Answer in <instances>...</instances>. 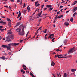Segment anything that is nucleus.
Returning <instances> with one entry per match:
<instances>
[{"instance_id":"c85d7f7f","label":"nucleus","mask_w":77,"mask_h":77,"mask_svg":"<svg viewBox=\"0 0 77 77\" xmlns=\"http://www.w3.org/2000/svg\"><path fill=\"white\" fill-rule=\"evenodd\" d=\"M44 5L43 4L41 7V10H42V9H43V8H44Z\"/></svg>"},{"instance_id":"a18cd8bd","label":"nucleus","mask_w":77,"mask_h":77,"mask_svg":"<svg viewBox=\"0 0 77 77\" xmlns=\"http://www.w3.org/2000/svg\"><path fill=\"white\" fill-rule=\"evenodd\" d=\"M22 18V16H21L20 17V18H19V20H21V18Z\"/></svg>"},{"instance_id":"bb28decb","label":"nucleus","mask_w":77,"mask_h":77,"mask_svg":"<svg viewBox=\"0 0 77 77\" xmlns=\"http://www.w3.org/2000/svg\"><path fill=\"white\" fill-rule=\"evenodd\" d=\"M6 23L5 22L2 21V24H6Z\"/></svg>"},{"instance_id":"bf43d9fd","label":"nucleus","mask_w":77,"mask_h":77,"mask_svg":"<svg viewBox=\"0 0 77 77\" xmlns=\"http://www.w3.org/2000/svg\"><path fill=\"white\" fill-rule=\"evenodd\" d=\"M22 0H21L20 2V5H21V4H22Z\"/></svg>"},{"instance_id":"e2e57ef3","label":"nucleus","mask_w":77,"mask_h":77,"mask_svg":"<svg viewBox=\"0 0 77 77\" xmlns=\"http://www.w3.org/2000/svg\"><path fill=\"white\" fill-rule=\"evenodd\" d=\"M11 52H9V55H11Z\"/></svg>"},{"instance_id":"774afa93","label":"nucleus","mask_w":77,"mask_h":77,"mask_svg":"<svg viewBox=\"0 0 77 77\" xmlns=\"http://www.w3.org/2000/svg\"><path fill=\"white\" fill-rule=\"evenodd\" d=\"M53 54H56V53H55V52H53Z\"/></svg>"},{"instance_id":"5fc2aeb1","label":"nucleus","mask_w":77,"mask_h":77,"mask_svg":"<svg viewBox=\"0 0 77 77\" xmlns=\"http://www.w3.org/2000/svg\"><path fill=\"white\" fill-rule=\"evenodd\" d=\"M4 7H5V8H9V7L8 6H4Z\"/></svg>"},{"instance_id":"393cba45","label":"nucleus","mask_w":77,"mask_h":77,"mask_svg":"<svg viewBox=\"0 0 77 77\" xmlns=\"http://www.w3.org/2000/svg\"><path fill=\"white\" fill-rule=\"evenodd\" d=\"M70 21H71V22H72L73 21V17H72L71 18Z\"/></svg>"},{"instance_id":"9d476101","label":"nucleus","mask_w":77,"mask_h":77,"mask_svg":"<svg viewBox=\"0 0 77 77\" xmlns=\"http://www.w3.org/2000/svg\"><path fill=\"white\" fill-rule=\"evenodd\" d=\"M51 65L52 66H54V65H55V63H54V62L52 61V62L51 63Z\"/></svg>"},{"instance_id":"f3484780","label":"nucleus","mask_w":77,"mask_h":77,"mask_svg":"<svg viewBox=\"0 0 77 77\" xmlns=\"http://www.w3.org/2000/svg\"><path fill=\"white\" fill-rule=\"evenodd\" d=\"M20 24H21V23L20 22H18L16 25V26L15 27H17V26H19L20 25Z\"/></svg>"},{"instance_id":"9b49d317","label":"nucleus","mask_w":77,"mask_h":77,"mask_svg":"<svg viewBox=\"0 0 77 77\" xmlns=\"http://www.w3.org/2000/svg\"><path fill=\"white\" fill-rule=\"evenodd\" d=\"M5 56H3L2 57H0V59H2L3 60H5Z\"/></svg>"},{"instance_id":"1a4fd4ad","label":"nucleus","mask_w":77,"mask_h":77,"mask_svg":"<svg viewBox=\"0 0 77 77\" xmlns=\"http://www.w3.org/2000/svg\"><path fill=\"white\" fill-rule=\"evenodd\" d=\"M17 32H21V29L20 28H17L16 30Z\"/></svg>"},{"instance_id":"7ed1b4c3","label":"nucleus","mask_w":77,"mask_h":77,"mask_svg":"<svg viewBox=\"0 0 77 77\" xmlns=\"http://www.w3.org/2000/svg\"><path fill=\"white\" fill-rule=\"evenodd\" d=\"M62 56V55H55V57H55L56 58V57H58V58L59 59H60V58H67V57H61ZM59 56H60V57H59Z\"/></svg>"},{"instance_id":"72a5a7b5","label":"nucleus","mask_w":77,"mask_h":77,"mask_svg":"<svg viewBox=\"0 0 77 77\" xmlns=\"http://www.w3.org/2000/svg\"><path fill=\"white\" fill-rule=\"evenodd\" d=\"M36 35H37V34H36V33H35L34 36L33 38H32L33 39V38H35V36H36ZM32 38H31V39H32Z\"/></svg>"},{"instance_id":"4d7b16f0","label":"nucleus","mask_w":77,"mask_h":77,"mask_svg":"<svg viewBox=\"0 0 77 77\" xmlns=\"http://www.w3.org/2000/svg\"><path fill=\"white\" fill-rule=\"evenodd\" d=\"M23 71H24V70H23V69L21 70V72H23Z\"/></svg>"},{"instance_id":"4c0bfd02","label":"nucleus","mask_w":77,"mask_h":77,"mask_svg":"<svg viewBox=\"0 0 77 77\" xmlns=\"http://www.w3.org/2000/svg\"><path fill=\"white\" fill-rule=\"evenodd\" d=\"M38 31H39V29H38V30L37 31H36V32L35 33H36V34H38V32H38Z\"/></svg>"},{"instance_id":"09e8293b","label":"nucleus","mask_w":77,"mask_h":77,"mask_svg":"<svg viewBox=\"0 0 77 77\" xmlns=\"http://www.w3.org/2000/svg\"><path fill=\"white\" fill-rule=\"evenodd\" d=\"M23 40H20V43H21V42H23Z\"/></svg>"},{"instance_id":"412c9836","label":"nucleus","mask_w":77,"mask_h":77,"mask_svg":"<svg viewBox=\"0 0 77 77\" xmlns=\"http://www.w3.org/2000/svg\"><path fill=\"white\" fill-rule=\"evenodd\" d=\"M21 15V11H20V10L19 11V14H18V16L19 17H20Z\"/></svg>"},{"instance_id":"0e129e2a","label":"nucleus","mask_w":77,"mask_h":77,"mask_svg":"<svg viewBox=\"0 0 77 77\" xmlns=\"http://www.w3.org/2000/svg\"><path fill=\"white\" fill-rule=\"evenodd\" d=\"M60 50H59V49H57L56 50V51H60Z\"/></svg>"},{"instance_id":"338daca9","label":"nucleus","mask_w":77,"mask_h":77,"mask_svg":"<svg viewBox=\"0 0 77 77\" xmlns=\"http://www.w3.org/2000/svg\"><path fill=\"white\" fill-rule=\"evenodd\" d=\"M63 7V6H61L60 7V8H62Z\"/></svg>"},{"instance_id":"473e14b6","label":"nucleus","mask_w":77,"mask_h":77,"mask_svg":"<svg viewBox=\"0 0 77 77\" xmlns=\"http://www.w3.org/2000/svg\"><path fill=\"white\" fill-rule=\"evenodd\" d=\"M57 21V19H55V20L54 21L53 23H55V22Z\"/></svg>"},{"instance_id":"49530a36","label":"nucleus","mask_w":77,"mask_h":77,"mask_svg":"<svg viewBox=\"0 0 77 77\" xmlns=\"http://www.w3.org/2000/svg\"><path fill=\"white\" fill-rule=\"evenodd\" d=\"M3 27L1 26H0V29H2V28H3Z\"/></svg>"},{"instance_id":"c03bdc74","label":"nucleus","mask_w":77,"mask_h":77,"mask_svg":"<svg viewBox=\"0 0 77 77\" xmlns=\"http://www.w3.org/2000/svg\"><path fill=\"white\" fill-rule=\"evenodd\" d=\"M70 11V10H69V11H67L66 12V14L68 13V12H69Z\"/></svg>"},{"instance_id":"6e6d98bb","label":"nucleus","mask_w":77,"mask_h":77,"mask_svg":"<svg viewBox=\"0 0 77 77\" xmlns=\"http://www.w3.org/2000/svg\"><path fill=\"white\" fill-rule=\"evenodd\" d=\"M51 36H52V35H50V36H49L48 38H51Z\"/></svg>"},{"instance_id":"7c9ffc66","label":"nucleus","mask_w":77,"mask_h":77,"mask_svg":"<svg viewBox=\"0 0 77 77\" xmlns=\"http://www.w3.org/2000/svg\"><path fill=\"white\" fill-rule=\"evenodd\" d=\"M43 32L44 33H47V29H45V31H44Z\"/></svg>"},{"instance_id":"ea45409f","label":"nucleus","mask_w":77,"mask_h":77,"mask_svg":"<svg viewBox=\"0 0 77 77\" xmlns=\"http://www.w3.org/2000/svg\"><path fill=\"white\" fill-rule=\"evenodd\" d=\"M23 69L25 70H27V69L26 68H23Z\"/></svg>"},{"instance_id":"e433bc0d","label":"nucleus","mask_w":77,"mask_h":77,"mask_svg":"<svg viewBox=\"0 0 77 77\" xmlns=\"http://www.w3.org/2000/svg\"><path fill=\"white\" fill-rule=\"evenodd\" d=\"M39 5H40V4H38L37 5H36V6L37 7L38 6H39Z\"/></svg>"},{"instance_id":"f257e3e1","label":"nucleus","mask_w":77,"mask_h":77,"mask_svg":"<svg viewBox=\"0 0 77 77\" xmlns=\"http://www.w3.org/2000/svg\"><path fill=\"white\" fill-rule=\"evenodd\" d=\"M19 43H10V44H8V46H7V45H3L1 46L2 47H3V48H7V51H8L10 50V48H11V46L10 45H14L15 47L17 46V45H18L19 44Z\"/></svg>"},{"instance_id":"a878e982","label":"nucleus","mask_w":77,"mask_h":77,"mask_svg":"<svg viewBox=\"0 0 77 77\" xmlns=\"http://www.w3.org/2000/svg\"><path fill=\"white\" fill-rule=\"evenodd\" d=\"M30 74L32 77L34 76V75H33V74H32V73H30Z\"/></svg>"},{"instance_id":"2f4dec72","label":"nucleus","mask_w":77,"mask_h":77,"mask_svg":"<svg viewBox=\"0 0 77 77\" xmlns=\"http://www.w3.org/2000/svg\"><path fill=\"white\" fill-rule=\"evenodd\" d=\"M28 35H29V32H27V34L26 35V37L25 38V39H26V38H27V36H28Z\"/></svg>"},{"instance_id":"cd10ccee","label":"nucleus","mask_w":77,"mask_h":77,"mask_svg":"<svg viewBox=\"0 0 77 77\" xmlns=\"http://www.w3.org/2000/svg\"><path fill=\"white\" fill-rule=\"evenodd\" d=\"M7 20L8 23L11 22V20L10 19H7Z\"/></svg>"},{"instance_id":"79ce46f5","label":"nucleus","mask_w":77,"mask_h":77,"mask_svg":"<svg viewBox=\"0 0 77 77\" xmlns=\"http://www.w3.org/2000/svg\"><path fill=\"white\" fill-rule=\"evenodd\" d=\"M17 3H19V2H20V1L19 0H17Z\"/></svg>"},{"instance_id":"a19ab883","label":"nucleus","mask_w":77,"mask_h":77,"mask_svg":"<svg viewBox=\"0 0 77 77\" xmlns=\"http://www.w3.org/2000/svg\"><path fill=\"white\" fill-rule=\"evenodd\" d=\"M74 69H71V71H72V72H74Z\"/></svg>"},{"instance_id":"423d86ee","label":"nucleus","mask_w":77,"mask_h":77,"mask_svg":"<svg viewBox=\"0 0 77 77\" xmlns=\"http://www.w3.org/2000/svg\"><path fill=\"white\" fill-rule=\"evenodd\" d=\"M42 11H41V12L39 13L38 14V17H39V18L42 17V16H41V14H42Z\"/></svg>"},{"instance_id":"4468645a","label":"nucleus","mask_w":77,"mask_h":77,"mask_svg":"<svg viewBox=\"0 0 77 77\" xmlns=\"http://www.w3.org/2000/svg\"><path fill=\"white\" fill-rule=\"evenodd\" d=\"M63 15H60L57 17V18H62V17H63Z\"/></svg>"},{"instance_id":"aec40b11","label":"nucleus","mask_w":77,"mask_h":77,"mask_svg":"<svg viewBox=\"0 0 77 77\" xmlns=\"http://www.w3.org/2000/svg\"><path fill=\"white\" fill-rule=\"evenodd\" d=\"M77 13L76 12H75L74 13L73 15V17H75V15H77Z\"/></svg>"},{"instance_id":"f8f14e48","label":"nucleus","mask_w":77,"mask_h":77,"mask_svg":"<svg viewBox=\"0 0 77 77\" xmlns=\"http://www.w3.org/2000/svg\"><path fill=\"white\" fill-rule=\"evenodd\" d=\"M29 6H28L27 7V10H28V12H29L30 11V7H29Z\"/></svg>"},{"instance_id":"b1692460","label":"nucleus","mask_w":77,"mask_h":77,"mask_svg":"<svg viewBox=\"0 0 77 77\" xmlns=\"http://www.w3.org/2000/svg\"><path fill=\"white\" fill-rule=\"evenodd\" d=\"M24 26H23L22 29V32H24Z\"/></svg>"},{"instance_id":"c756f323","label":"nucleus","mask_w":77,"mask_h":77,"mask_svg":"<svg viewBox=\"0 0 77 77\" xmlns=\"http://www.w3.org/2000/svg\"><path fill=\"white\" fill-rule=\"evenodd\" d=\"M38 3V1L36 2L35 4V5L36 6V5H37Z\"/></svg>"},{"instance_id":"58836bf2","label":"nucleus","mask_w":77,"mask_h":77,"mask_svg":"<svg viewBox=\"0 0 77 77\" xmlns=\"http://www.w3.org/2000/svg\"><path fill=\"white\" fill-rule=\"evenodd\" d=\"M57 17H58V15H57L55 17V19L57 20Z\"/></svg>"},{"instance_id":"20e7f679","label":"nucleus","mask_w":77,"mask_h":77,"mask_svg":"<svg viewBox=\"0 0 77 77\" xmlns=\"http://www.w3.org/2000/svg\"><path fill=\"white\" fill-rule=\"evenodd\" d=\"M75 51V47H74L72 49H70V50H69L68 52V54H69V53H72L74 52Z\"/></svg>"},{"instance_id":"4be33fe9","label":"nucleus","mask_w":77,"mask_h":77,"mask_svg":"<svg viewBox=\"0 0 77 77\" xmlns=\"http://www.w3.org/2000/svg\"><path fill=\"white\" fill-rule=\"evenodd\" d=\"M53 7L50 8H49L48 9L49 11H51L52 10H53Z\"/></svg>"},{"instance_id":"6e6552de","label":"nucleus","mask_w":77,"mask_h":77,"mask_svg":"<svg viewBox=\"0 0 77 77\" xmlns=\"http://www.w3.org/2000/svg\"><path fill=\"white\" fill-rule=\"evenodd\" d=\"M63 43L65 45H66V43L68 42V40L66 39H65L63 41Z\"/></svg>"},{"instance_id":"603ef678","label":"nucleus","mask_w":77,"mask_h":77,"mask_svg":"<svg viewBox=\"0 0 77 77\" xmlns=\"http://www.w3.org/2000/svg\"><path fill=\"white\" fill-rule=\"evenodd\" d=\"M48 15V14H43V15H45V16H46V15Z\"/></svg>"},{"instance_id":"680f3d73","label":"nucleus","mask_w":77,"mask_h":77,"mask_svg":"<svg viewBox=\"0 0 77 77\" xmlns=\"http://www.w3.org/2000/svg\"><path fill=\"white\" fill-rule=\"evenodd\" d=\"M47 9V8H45L44 9V11H45V10H46Z\"/></svg>"},{"instance_id":"ddd939ff","label":"nucleus","mask_w":77,"mask_h":77,"mask_svg":"<svg viewBox=\"0 0 77 77\" xmlns=\"http://www.w3.org/2000/svg\"><path fill=\"white\" fill-rule=\"evenodd\" d=\"M77 10V7L74 8V10L73 11V12H75V11Z\"/></svg>"},{"instance_id":"5701e85b","label":"nucleus","mask_w":77,"mask_h":77,"mask_svg":"<svg viewBox=\"0 0 77 77\" xmlns=\"http://www.w3.org/2000/svg\"><path fill=\"white\" fill-rule=\"evenodd\" d=\"M27 10H23V13L24 14H26V11H27Z\"/></svg>"},{"instance_id":"0eeeda50","label":"nucleus","mask_w":77,"mask_h":77,"mask_svg":"<svg viewBox=\"0 0 77 77\" xmlns=\"http://www.w3.org/2000/svg\"><path fill=\"white\" fill-rule=\"evenodd\" d=\"M12 32L11 31V30H10L8 31L7 34L9 35L10 34H12Z\"/></svg>"},{"instance_id":"69168bd1","label":"nucleus","mask_w":77,"mask_h":77,"mask_svg":"<svg viewBox=\"0 0 77 77\" xmlns=\"http://www.w3.org/2000/svg\"><path fill=\"white\" fill-rule=\"evenodd\" d=\"M5 39H6V38H3V40H5Z\"/></svg>"},{"instance_id":"3c124183","label":"nucleus","mask_w":77,"mask_h":77,"mask_svg":"<svg viewBox=\"0 0 77 77\" xmlns=\"http://www.w3.org/2000/svg\"><path fill=\"white\" fill-rule=\"evenodd\" d=\"M45 39H47V36H45Z\"/></svg>"},{"instance_id":"f704fd0d","label":"nucleus","mask_w":77,"mask_h":77,"mask_svg":"<svg viewBox=\"0 0 77 77\" xmlns=\"http://www.w3.org/2000/svg\"><path fill=\"white\" fill-rule=\"evenodd\" d=\"M23 67H24V68H26V66H25L24 65H23L22 66Z\"/></svg>"},{"instance_id":"dca6fc26","label":"nucleus","mask_w":77,"mask_h":77,"mask_svg":"<svg viewBox=\"0 0 77 77\" xmlns=\"http://www.w3.org/2000/svg\"><path fill=\"white\" fill-rule=\"evenodd\" d=\"M46 6L47 8H51L52 7V6L50 5H47Z\"/></svg>"},{"instance_id":"052dcab7","label":"nucleus","mask_w":77,"mask_h":77,"mask_svg":"<svg viewBox=\"0 0 77 77\" xmlns=\"http://www.w3.org/2000/svg\"><path fill=\"white\" fill-rule=\"evenodd\" d=\"M51 36H54V35L53 34H51Z\"/></svg>"},{"instance_id":"864d4df0","label":"nucleus","mask_w":77,"mask_h":77,"mask_svg":"<svg viewBox=\"0 0 77 77\" xmlns=\"http://www.w3.org/2000/svg\"><path fill=\"white\" fill-rule=\"evenodd\" d=\"M69 73H68V74H67V77H69Z\"/></svg>"},{"instance_id":"6ab92c4d","label":"nucleus","mask_w":77,"mask_h":77,"mask_svg":"<svg viewBox=\"0 0 77 77\" xmlns=\"http://www.w3.org/2000/svg\"><path fill=\"white\" fill-rule=\"evenodd\" d=\"M8 26H9L10 27L11 26V22H8Z\"/></svg>"},{"instance_id":"f03ea898","label":"nucleus","mask_w":77,"mask_h":77,"mask_svg":"<svg viewBox=\"0 0 77 77\" xmlns=\"http://www.w3.org/2000/svg\"><path fill=\"white\" fill-rule=\"evenodd\" d=\"M13 37H14V35H8L6 37L5 42H9L11 41H12V40L14 39V38Z\"/></svg>"},{"instance_id":"a211bd4d","label":"nucleus","mask_w":77,"mask_h":77,"mask_svg":"<svg viewBox=\"0 0 77 77\" xmlns=\"http://www.w3.org/2000/svg\"><path fill=\"white\" fill-rule=\"evenodd\" d=\"M63 77H67V74L64 73Z\"/></svg>"},{"instance_id":"c9c22d12","label":"nucleus","mask_w":77,"mask_h":77,"mask_svg":"<svg viewBox=\"0 0 77 77\" xmlns=\"http://www.w3.org/2000/svg\"><path fill=\"white\" fill-rule=\"evenodd\" d=\"M4 29H0V31H1V32H3V31H4Z\"/></svg>"},{"instance_id":"37998d69","label":"nucleus","mask_w":77,"mask_h":77,"mask_svg":"<svg viewBox=\"0 0 77 77\" xmlns=\"http://www.w3.org/2000/svg\"><path fill=\"white\" fill-rule=\"evenodd\" d=\"M54 39H55V38H53L52 40V41L53 42H54Z\"/></svg>"},{"instance_id":"de8ad7c7","label":"nucleus","mask_w":77,"mask_h":77,"mask_svg":"<svg viewBox=\"0 0 77 77\" xmlns=\"http://www.w3.org/2000/svg\"><path fill=\"white\" fill-rule=\"evenodd\" d=\"M42 28V26L40 27V28H39V29H38V30H41V29H41V28Z\"/></svg>"},{"instance_id":"8fccbe9b","label":"nucleus","mask_w":77,"mask_h":77,"mask_svg":"<svg viewBox=\"0 0 77 77\" xmlns=\"http://www.w3.org/2000/svg\"><path fill=\"white\" fill-rule=\"evenodd\" d=\"M26 73H28V74H29V71H26Z\"/></svg>"},{"instance_id":"39448f33","label":"nucleus","mask_w":77,"mask_h":77,"mask_svg":"<svg viewBox=\"0 0 77 77\" xmlns=\"http://www.w3.org/2000/svg\"><path fill=\"white\" fill-rule=\"evenodd\" d=\"M18 35H21L22 36H24V32H20L18 33Z\"/></svg>"},{"instance_id":"2eb2a0df","label":"nucleus","mask_w":77,"mask_h":77,"mask_svg":"<svg viewBox=\"0 0 77 77\" xmlns=\"http://www.w3.org/2000/svg\"><path fill=\"white\" fill-rule=\"evenodd\" d=\"M64 24L65 25H66V26H68V25H69V23L68 22H65L64 23Z\"/></svg>"},{"instance_id":"13d9d810","label":"nucleus","mask_w":77,"mask_h":77,"mask_svg":"<svg viewBox=\"0 0 77 77\" xmlns=\"http://www.w3.org/2000/svg\"><path fill=\"white\" fill-rule=\"evenodd\" d=\"M30 36H29L28 39H27V40H28V39H30Z\"/></svg>"}]
</instances>
